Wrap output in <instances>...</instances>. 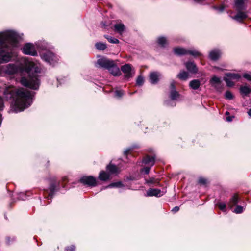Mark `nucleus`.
Instances as JSON below:
<instances>
[{
	"mask_svg": "<svg viewBox=\"0 0 251 251\" xmlns=\"http://www.w3.org/2000/svg\"><path fill=\"white\" fill-rule=\"evenodd\" d=\"M224 80L226 82L227 86L228 87H231L234 85L235 82L233 81V80H231L229 77L225 76L224 77Z\"/></svg>",
	"mask_w": 251,
	"mask_h": 251,
	"instance_id": "29",
	"label": "nucleus"
},
{
	"mask_svg": "<svg viewBox=\"0 0 251 251\" xmlns=\"http://www.w3.org/2000/svg\"><path fill=\"white\" fill-rule=\"evenodd\" d=\"M179 210V207L178 206H175V207H174L172 211L174 212H177L178 210Z\"/></svg>",
	"mask_w": 251,
	"mask_h": 251,
	"instance_id": "47",
	"label": "nucleus"
},
{
	"mask_svg": "<svg viewBox=\"0 0 251 251\" xmlns=\"http://www.w3.org/2000/svg\"><path fill=\"white\" fill-rule=\"evenodd\" d=\"M4 95L7 98L12 99V109L16 113L24 111L30 106L32 102L34 93L23 88L6 89Z\"/></svg>",
	"mask_w": 251,
	"mask_h": 251,
	"instance_id": "2",
	"label": "nucleus"
},
{
	"mask_svg": "<svg viewBox=\"0 0 251 251\" xmlns=\"http://www.w3.org/2000/svg\"><path fill=\"white\" fill-rule=\"evenodd\" d=\"M194 0L196 3H198L201 4H205L204 1L206 0Z\"/></svg>",
	"mask_w": 251,
	"mask_h": 251,
	"instance_id": "46",
	"label": "nucleus"
},
{
	"mask_svg": "<svg viewBox=\"0 0 251 251\" xmlns=\"http://www.w3.org/2000/svg\"><path fill=\"white\" fill-rule=\"evenodd\" d=\"M248 114L250 117H251V109H250L248 111Z\"/></svg>",
	"mask_w": 251,
	"mask_h": 251,
	"instance_id": "51",
	"label": "nucleus"
},
{
	"mask_svg": "<svg viewBox=\"0 0 251 251\" xmlns=\"http://www.w3.org/2000/svg\"><path fill=\"white\" fill-rule=\"evenodd\" d=\"M165 104L166 105H168V106H169V105H171V106H175V103L173 102L172 104H170V102L169 101H166L165 102Z\"/></svg>",
	"mask_w": 251,
	"mask_h": 251,
	"instance_id": "49",
	"label": "nucleus"
},
{
	"mask_svg": "<svg viewBox=\"0 0 251 251\" xmlns=\"http://www.w3.org/2000/svg\"><path fill=\"white\" fill-rule=\"evenodd\" d=\"M95 47L98 50H103L107 48V46L105 43L102 42H97L95 44Z\"/></svg>",
	"mask_w": 251,
	"mask_h": 251,
	"instance_id": "27",
	"label": "nucleus"
},
{
	"mask_svg": "<svg viewBox=\"0 0 251 251\" xmlns=\"http://www.w3.org/2000/svg\"><path fill=\"white\" fill-rule=\"evenodd\" d=\"M122 186H123V185H122L121 182L119 181V182H114V183H112L110 184L109 185H108V186L105 187L104 188V189L108 188H111V187H121Z\"/></svg>",
	"mask_w": 251,
	"mask_h": 251,
	"instance_id": "32",
	"label": "nucleus"
},
{
	"mask_svg": "<svg viewBox=\"0 0 251 251\" xmlns=\"http://www.w3.org/2000/svg\"><path fill=\"white\" fill-rule=\"evenodd\" d=\"M144 82V77L142 76H139L136 80V84L138 86H142Z\"/></svg>",
	"mask_w": 251,
	"mask_h": 251,
	"instance_id": "36",
	"label": "nucleus"
},
{
	"mask_svg": "<svg viewBox=\"0 0 251 251\" xmlns=\"http://www.w3.org/2000/svg\"><path fill=\"white\" fill-rule=\"evenodd\" d=\"M200 85L201 82L200 80L198 79L193 80L191 81L189 83L190 87L194 90L198 89L200 86Z\"/></svg>",
	"mask_w": 251,
	"mask_h": 251,
	"instance_id": "24",
	"label": "nucleus"
},
{
	"mask_svg": "<svg viewBox=\"0 0 251 251\" xmlns=\"http://www.w3.org/2000/svg\"><path fill=\"white\" fill-rule=\"evenodd\" d=\"M244 208L241 206H237L236 208L233 210V212L236 214H240L243 212Z\"/></svg>",
	"mask_w": 251,
	"mask_h": 251,
	"instance_id": "37",
	"label": "nucleus"
},
{
	"mask_svg": "<svg viewBox=\"0 0 251 251\" xmlns=\"http://www.w3.org/2000/svg\"><path fill=\"white\" fill-rule=\"evenodd\" d=\"M243 77L249 81H251V73H245L243 75Z\"/></svg>",
	"mask_w": 251,
	"mask_h": 251,
	"instance_id": "41",
	"label": "nucleus"
},
{
	"mask_svg": "<svg viewBox=\"0 0 251 251\" xmlns=\"http://www.w3.org/2000/svg\"><path fill=\"white\" fill-rule=\"evenodd\" d=\"M150 168H151L150 167H146L143 168L141 170V171L145 172V173L146 174H148L150 172Z\"/></svg>",
	"mask_w": 251,
	"mask_h": 251,
	"instance_id": "43",
	"label": "nucleus"
},
{
	"mask_svg": "<svg viewBox=\"0 0 251 251\" xmlns=\"http://www.w3.org/2000/svg\"><path fill=\"white\" fill-rule=\"evenodd\" d=\"M124 94V91L121 90H116L114 93V96L117 98H120Z\"/></svg>",
	"mask_w": 251,
	"mask_h": 251,
	"instance_id": "34",
	"label": "nucleus"
},
{
	"mask_svg": "<svg viewBox=\"0 0 251 251\" xmlns=\"http://www.w3.org/2000/svg\"><path fill=\"white\" fill-rule=\"evenodd\" d=\"M56 187V185L54 184H51L50 187V193L49 195L48 196L47 198H49L50 197L52 198L53 193L55 191Z\"/></svg>",
	"mask_w": 251,
	"mask_h": 251,
	"instance_id": "33",
	"label": "nucleus"
},
{
	"mask_svg": "<svg viewBox=\"0 0 251 251\" xmlns=\"http://www.w3.org/2000/svg\"><path fill=\"white\" fill-rule=\"evenodd\" d=\"M103 26H105V24H103Z\"/></svg>",
	"mask_w": 251,
	"mask_h": 251,
	"instance_id": "54",
	"label": "nucleus"
},
{
	"mask_svg": "<svg viewBox=\"0 0 251 251\" xmlns=\"http://www.w3.org/2000/svg\"><path fill=\"white\" fill-rule=\"evenodd\" d=\"M23 196H24L25 197L24 194L23 193H21L20 194H19V198L23 200H25V199L23 197Z\"/></svg>",
	"mask_w": 251,
	"mask_h": 251,
	"instance_id": "48",
	"label": "nucleus"
},
{
	"mask_svg": "<svg viewBox=\"0 0 251 251\" xmlns=\"http://www.w3.org/2000/svg\"><path fill=\"white\" fill-rule=\"evenodd\" d=\"M104 37L109 42L112 44H118L119 42V41L115 38H113L111 36H110L107 35H104Z\"/></svg>",
	"mask_w": 251,
	"mask_h": 251,
	"instance_id": "30",
	"label": "nucleus"
},
{
	"mask_svg": "<svg viewBox=\"0 0 251 251\" xmlns=\"http://www.w3.org/2000/svg\"><path fill=\"white\" fill-rule=\"evenodd\" d=\"M97 63L100 67L107 69L109 73L114 76H118L121 74L119 67L114 64L112 60L102 58L98 59Z\"/></svg>",
	"mask_w": 251,
	"mask_h": 251,
	"instance_id": "5",
	"label": "nucleus"
},
{
	"mask_svg": "<svg viewBox=\"0 0 251 251\" xmlns=\"http://www.w3.org/2000/svg\"><path fill=\"white\" fill-rule=\"evenodd\" d=\"M222 81L221 78L214 75L209 80V83L217 91L221 92L223 87L221 85Z\"/></svg>",
	"mask_w": 251,
	"mask_h": 251,
	"instance_id": "9",
	"label": "nucleus"
},
{
	"mask_svg": "<svg viewBox=\"0 0 251 251\" xmlns=\"http://www.w3.org/2000/svg\"><path fill=\"white\" fill-rule=\"evenodd\" d=\"M110 174L104 171H101L99 175V178L102 181H106L109 179Z\"/></svg>",
	"mask_w": 251,
	"mask_h": 251,
	"instance_id": "23",
	"label": "nucleus"
},
{
	"mask_svg": "<svg viewBox=\"0 0 251 251\" xmlns=\"http://www.w3.org/2000/svg\"><path fill=\"white\" fill-rule=\"evenodd\" d=\"M114 27L115 31L118 33L120 35H122L125 30V26L122 23H118L115 24L114 26Z\"/></svg>",
	"mask_w": 251,
	"mask_h": 251,
	"instance_id": "20",
	"label": "nucleus"
},
{
	"mask_svg": "<svg viewBox=\"0 0 251 251\" xmlns=\"http://www.w3.org/2000/svg\"><path fill=\"white\" fill-rule=\"evenodd\" d=\"M199 183L202 185H205L207 183L206 179L203 177H200L198 180Z\"/></svg>",
	"mask_w": 251,
	"mask_h": 251,
	"instance_id": "40",
	"label": "nucleus"
},
{
	"mask_svg": "<svg viewBox=\"0 0 251 251\" xmlns=\"http://www.w3.org/2000/svg\"><path fill=\"white\" fill-rule=\"evenodd\" d=\"M170 98L172 100H177L179 97L180 94L175 89V82L173 81L170 84Z\"/></svg>",
	"mask_w": 251,
	"mask_h": 251,
	"instance_id": "12",
	"label": "nucleus"
},
{
	"mask_svg": "<svg viewBox=\"0 0 251 251\" xmlns=\"http://www.w3.org/2000/svg\"><path fill=\"white\" fill-rule=\"evenodd\" d=\"M163 195V192L158 189H149L146 193V196H156L160 197Z\"/></svg>",
	"mask_w": 251,
	"mask_h": 251,
	"instance_id": "14",
	"label": "nucleus"
},
{
	"mask_svg": "<svg viewBox=\"0 0 251 251\" xmlns=\"http://www.w3.org/2000/svg\"><path fill=\"white\" fill-rule=\"evenodd\" d=\"M221 52L219 49H213L211 50L208 55L210 59L213 61H216L220 57Z\"/></svg>",
	"mask_w": 251,
	"mask_h": 251,
	"instance_id": "13",
	"label": "nucleus"
},
{
	"mask_svg": "<svg viewBox=\"0 0 251 251\" xmlns=\"http://www.w3.org/2000/svg\"><path fill=\"white\" fill-rule=\"evenodd\" d=\"M217 205L220 210L223 211H226V205L224 203L220 202L217 204Z\"/></svg>",
	"mask_w": 251,
	"mask_h": 251,
	"instance_id": "39",
	"label": "nucleus"
},
{
	"mask_svg": "<svg viewBox=\"0 0 251 251\" xmlns=\"http://www.w3.org/2000/svg\"><path fill=\"white\" fill-rule=\"evenodd\" d=\"M19 34L13 30L0 32V64L10 61L12 57V48L15 46Z\"/></svg>",
	"mask_w": 251,
	"mask_h": 251,
	"instance_id": "3",
	"label": "nucleus"
},
{
	"mask_svg": "<svg viewBox=\"0 0 251 251\" xmlns=\"http://www.w3.org/2000/svg\"><path fill=\"white\" fill-rule=\"evenodd\" d=\"M1 72L8 75L17 73L22 75L24 73L27 74L28 77L22 76L20 79L21 84L25 87L34 90H38L40 84L41 69L40 66L31 61L27 58H24L20 66L14 64H8L0 67Z\"/></svg>",
	"mask_w": 251,
	"mask_h": 251,
	"instance_id": "1",
	"label": "nucleus"
},
{
	"mask_svg": "<svg viewBox=\"0 0 251 251\" xmlns=\"http://www.w3.org/2000/svg\"><path fill=\"white\" fill-rule=\"evenodd\" d=\"M106 170L110 175L116 174L119 172L118 168L115 165L112 164L107 165Z\"/></svg>",
	"mask_w": 251,
	"mask_h": 251,
	"instance_id": "21",
	"label": "nucleus"
},
{
	"mask_svg": "<svg viewBox=\"0 0 251 251\" xmlns=\"http://www.w3.org/2000/svg\"><path fill=\"white\" fill-rule=\"evenodd\" d=\"M3 100L2 98L1 97H0V110H2L3 108Z\"/></svg>",
	"mask_w": 251,
	"mask_h": 251,
	"instance_id": "45",
	"label": "nucleus"
},
{
	"mask_svg": "<svg viewBox=\"0 0 251 251\" xmlns=\"http://www.w3.org/2000/svg\"><path fill=\"white\" fill-rule=\"evenodd\" d=\"M225 75L233 80H237L241 78V75L239 74L235 73H226Z\"/></svg>",
	"mask_w": 251,
	"mask_h": 251,
	"instance_id": "26",
	"label": "nucleus"
},
{
	"mask_svg": "<svg viewBox=\"0 0 251 251\" xmlns=\"http://www.w3.org/2000/svg\"><path fill=\"white\" fill-rule=\"evenodd\" d=\"M246 0H235L234 1V8L236 10H245L246 7L245 3Z\"/></svg>",
	"mask_w": 251,
	"mask_h": 251,
	"instance_id": "15",
	"label": "nucleus"
},
{
	"mask_svg": "<svg viewBox=\"0 0 251 251\" xmlns=\"http://www.w3.org/2000/svg\"><path fill=\"white\" fill-rule=\"evenodd\" d=\"M146 182L147 184H156L158 185L159 184V182L157 181V180H155L154 178H151L149 179L146 180Z\"/></svg>",
	"mask_w": 251,
	"mask_h": 251,
	"instance_id": "38",
	"label": "nucleus"
},
{
	"mask_svg": "<svg viewBox=\"0 0 251 251\" xmlns=\"http://www.w3.org/2000/svg\"><path fill=\"white\" fill-rule=\"evenodd\" d=\"M75 247L74 245H72L70 247H68L66 248V251H75Z\"/></svg>",
	"mask_w": 251,
	"mask_h": 251,
	"instance_id": "44",
	"label": "nucleus"
},
{
	"mask_svg": "<svg viewBox=\"0 0 251 251\" xmlns=\"http://www.w3.org/2000/svg\"><path fill=\"white\" fill-rule=\"evenodd\" d=\"M160 76L161 75L158 72H153L151 73L149 76L150 82L152 84H155L157 83Z\"/></svg>",
	"mask_w": 251,
	"mask_h": 251,
	"instance_id": "16",
	"label": "nucleus"
},
{
	"mask_svg": "<svg viewBox=\"0 0 251 251\" xmlns=\"http://www.w3.org/2000/svg\"><path fill=\"white\" fill-rule=\"evenodd\" d=\"M239 202V198L237 194H234L230 199L228 205L230 209L236 205Z\"/></svg>",
	"mask_w": 251,
	"mask_h": 251,
	"instance_id": "19",
	"label": "nucleus"
},
{
	"mask_svg": "<svg viewBox=\"0 0 251 251\" xmlns=\"http://www.w3.org/2000/svg\"><path fill=\"white\" fill-rule=\"evenodd\" d=\"M174 53L178 55L190 54L194 57L201 56L202 54L194 49L187 50L183 48L176 47L174 49Z\"/></svg>",
	"mask_w": 251,
	"mask_h": 251,
	"instance_id": "6",
	"label": "nucleus"
},
{
	"mask_svg": "<svg viewBox=\"0 0 251 251\" xmlns=\"http://www.w3.org/2000/svg\"><path fill=\"white\" fill-rule=\"evenodd\" d=\"M226 0H224V2L220 5V6L218 7L216 6H212V8L214 10H216L218 11V13H221L222 12L224 9L227 7V6L226 4Z\"/></svg>",
	"mask_w": 251,
	"mask_h": 251,
	"instance_id": "25",
	"label": "nucleus"
},
{
	"mask_svg": "<svg viewBox=\"0 0 251 251\" xmlns=\"http://www.w3.org/2000/svg\"><path fill=\"white\" fill-rule=\"evenodd\" d=\"M155 162V157L150 156L149 155L146 156L143 161V163L145 165L149 166V167H152Z\"/></svg>",
	"mask_w": 251,
	"mask_h": 251,
	"instance_id": "17",
	"label": "nucleus"
},
{
	"mask_svg": "<svg viewBox=\"0 0 251 251\" xmlns=\"http://www.w3.org/2000/svg\"><path fill=\"white\" fill-rule=\"evenodd\" d=\"M121 71L125 74L126 78H130L135 74L134 70L130 64H126L121 67Z\"/></svg>",
	"mask_w": 251,
	"mask_h": 251,
	"instance_id": "10",
	"label": "nucleus"
},
{
	"mask_svg": "<svg viewBox=\"0 0 251 251\" xmlns=\"http://www.w3.org/2000/svg\"><path fill=\"white\" fill-rule=\"evenodd\" d=\"M240 91L244 94L248 95L251 92V89L248 86H242L240 88Z\"/></svg>",
	"mask_w": 251,
	"mask_h": 251,
	"instance_id": "31",
	"label": "nucleus"
},
{
	"mask_svg": "<svg viewBox=\"0 0 251 251\" xmlns=\"http://www.w3.org/2000/svg\"><path fill=\"white\" fill-rule=\"evenodd\" d=\"M80 182L84 185L94 187L97 184L96 178L92 176H84L81 178Z\"/></svg>",
	"mask_w": 251,
	"mask_h": 251,
	"instance_id": "11",
	"label": "nucleus"
},
{
	"mask_svg": "<svg viewBox=\"0 0 251 251\" xmlns=\"http://www.w3.org/2000/svg\"><path fill=\"white\" fill-rule=\"evenodd\" d=\"M133 149V147H129V148H127L126 149L125 151H124V154L125 155H127V154H128L129 153V152H130L132 150V149Z\"/></svg>",
	"mask_w": 251,
	"mask_h": 251,
	"instance_id": "42",
	"label": "nucleus"
},
{
	"mask_svg": "<svg viewBox=\"0 0 251 251\" xmlns=\"http://www.w3.org/2000/svg\"><path fill=\"white\" fill-rule=\"evenodd\" d=\"M226 120L228 122H231L232 121V117L231 116L227 117Z\"/></svg>",
	"mask_w": 251,
	"mask_h": 251,
	"instance_id": "50",
	"label": "nucleus"
},
{
	"mask_svg": "<svg viewBox=\"0 0 251 251\" xmlns=\"http://www.w3.org/2000/svg\"><path fill=\"white\" fill-rule=\"evenodd\" d=\"M36 46L39 50L43 51L40 52V56L42 59L50 65H55L59 61V57L52 51L49 50L50 46L49 44L45 41L38 42Z\"/></svg>",
	"mask_w": 251,
	"mask_h": 251,
	"instance_id": "4",
	"label": "nucleus"
},
{
	"mask_svg": "<svg viewBox=\"0 0 251 251\" xmlns=\"http://www.w3.org/2000/svg\"><path fill=\"white\" fill-rule=\"evenodd\" d=\"M157 44L162 47H165L168 45V41L166 37L160 36L157 39Z\"/></svg>",
	"mask_w": 251,
	"mask_h": 251,
	"instance_id": "22",
	"label": "nucleus"
},
{
	"mask_svg": "<svg viewBox=\"0 0 251 251\" xmlns=\"http://www.w3.org/2000/svg\"><path fill=\"white\" fill-rule=\"evenodd\" d=\"M22 50L23 53L26 55L36 56L38 54L35 46L30 43L25 44L22 48Z\"/></svg>",
	"mask_w": 251,
	"mask_h": 251,
	"instance_id": "7",
	"label": "nucleus"
},
{
	"mask_svg": "<svg viewBox=\"0 0 251 251\" xmlns=\"http://www.w3.org/2000/svg\"><path fill=\"white\" fill-rule=\"evenodd\" d=\"M214 68L217 70H221V69L218 67H214Z\"/></svg>",
	"mask_w": 251,
	"mask_h": 251,
	"instance_id": "52",
	"label": "nucleus"
},
{
	"mask_svg": "<svg viewBox=\"0 0 251 251\" xmlns=\"http://www.w3.org/2000/svg\"><path fill=\"white\" fill-rule=\"evenodd\" d=\"M228 114H229V112H227V111H226V115H228Z\"/></svg>",
	"mask_w": 251,
	"mask_h": 251,
	"instance_id": "53",
	"label": "nucleus"
},
{
	"mask_svg": "<svg viewBox=\"0 0 251 251\" xmlns=\"http://www.w3.org/2000/svg\"><path fill=\"white\" fill-rule=\"evenodd\" d=\"M237 13L235 16H232L233 12L229 11L228 12L229 16L233 20L239 22H242L244 19L248 17L247 12L245 10H236Z\"/></svg>",
	"mask_w": 251,
	"mask_h": 251,
	"instance_id": "8",
	"label": "nucleus"
},
{
	"mask_svg": "<svg viewBox=\"0 0 251 251\" xmlns=\"http://www.w3.org/2000/svg\"><path fill=\"white\" fill-rule=\"evenodd\" d=\"M225 97L226 99L229 100H232L234 98L233 94L229 91H227L226 92Z\"/></svg>",
	"mask_w": 251,
	"mask_h": 251,
	"instance_id": "35",
	"label": "nucleus"
},
{
	"mask_svg": "<svg viewBox=\"0 0 251 251\" xmlns=\"http://www.w3.org/2000/svg\"><path fill=\"white\" fill-rule=\"evenodd\" d=\"M189 74L186 71H182L177 75V77L181 80H186L188 77Z\"/></svg>",
	"mask_w": 251,
	"mask_h": 251,
	"instance_id": "28",
	"label": "nucleus"
},
{
	"mask_svg": "<svg viewBox=\"0 0 251 251\" xmlns=\"http://www.w3.org/2000/svg\"><path fill=\"white\" fill-rule=\"evenodd\" d=\"M185 66L187 69L191 73H196L198 71V69L196 64L193 62H188L186 63Z\"/></svg>",
	"mask_w": 251,
	"mask_h": 251,
	"instance_id": "18",
	"label": "nucleus"
}]
</instances>
